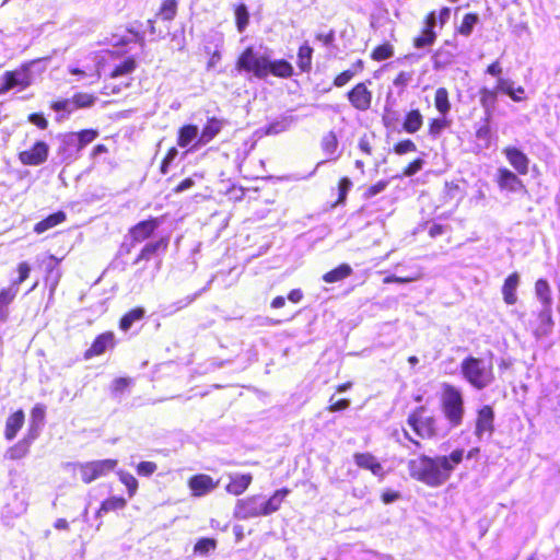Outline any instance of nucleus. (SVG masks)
Wrapping results in <instances>:
<instances>
[{
	"mask_svg": "<svg viewBox=\"0 0 560 560\" xmlns=\"http://www.w3.org/2000/svg\"><path fill=\"white\" fill-rule=\"evenodd\" d=\"M50 108L55 112H65L71 114L74 112L72 98H59L50 103Z\"/></svg>",
	"mask_w": 560,
	"mask_h": 560,
	"instance_id": "57",
	"label": "nucleus"
},
{
	"mask_svg": "<svg viewBox=\"0 0 560 560\" xmlns=\"http://www.w3.org/2000/svg\"><path fill=\"white\" fill-rule=\"evenodd\" d=\"M252 482L253 476L250 474L231 475L225 486V491L229 494L238 497L246 492Z\"/></svg>",
	"mask_w": 560,
	"mask_h": 560,
	"instance_id": "23",
	"label": "nucleus"
},
{
	"mask_svg": "<svg viewBox=\"0 0 560 560\" xmlns=\"http://www.w3.org/2000/svg\"><path fill=\"white\" fill-rule=\"evenodd\" d=\"M368 83L370 84L371 81L359 82L347 92L348 102L359 112H366L372 106L373 93L368 88Z\"/></svg>",
	"mask_w": 560,
	"mask_h": 560,
	"instance_id": "9",
	"label": "nucleus"
},
{
	"mask_svg": "<svg viewBox=\"0 0 560 560\" xmlns=\"http://www.w3.org/2000/svg\"><path fill=\"white\" fill-rule=\"evenodd\" d=\"M490 122H491V119H487V117L485 116L482 119V124L475 131L476 138L485 141L486 144H489V142L491 140Z\"/></svg>",
	"mask_w": 560,
	"mask_h": 560,
	"instance_id": "55",
	"label": "nucleus"
},
{
	"mask_svg": "<svg viewBox=\"0 0 560 560\" xmlns=\"http://www.w3.org/2000/svg\"><path fill=\"white\" fill-rule=\"evenodd\" d=\"M417 151V144L411 139H401L394 143L393 152L397 155H404L408 153H413Z\"/></svg>",
	"mask_w": 560,
	"mask_h": 560,
	"instance_id": "52",
	"label": "nucleus"
},
{
	"mask_svg": "<svg viewBox=\"0 0 560 560\" xmlns=\"http://www.w3.org/2000/svg\"><path fill=\"white\" fill-rule=\"evenodd\" d=\"M117 459H97L79 465L81 480L84 483H91L94 480L107 476L117 467Z\"/></svg>",
	"mask_w": 560,
	"mask_h": 560,
	"instance_id": "6",
	"label": "nucleus"
},
{
	"mask_svg": "<svg viewBox=\"0 0 560 560\" xmlns=\"http://www.w3.org/2000/svg\"><path fill=\"white\" fill-rule=\"evenodd\" d=\"M170 245L168 236H161L159 240L153 242H148L139 252L137 257L133 260V264H138L140 261H148L152 259L154 256L160 254H164Z\"/></svg>",
	"mask_w": 560,
	"mask_h": 560,
	"instance_id": "19",
	"label": "nucleus"
},
{
	"mask_svg": "<svg viewBox=\"0 0 560 560\" xmlns=\"http://www.w3.org/2000/svg\"><path fill=\"white\" fill-rule=\"evenodd\" d=\"M407 424L415 433L416 438L411 436L408 431H404V436L416 448H421V440H434L440 434L438 419L433 415H427L425 406H418L407 417Z\"/></svg>",
	"mask_w": 560,
	"mask_h": 560,
	"instance_id": "3",
	"label": "nucleus"
},
{
	"mask_svg": "<svg viewBox=\"0 0 560 560\" xmlns=\"http://www.w3.org/2000/svg\"><path fill=\"white\" fill-rule=\"evenodd\" d=\"M224 126L223 119L215 116L208 117L202 126L201 132L197 138L194 148L203 147L210 143L222 130Z\"/></svg>",
	"mask_w": 560,
	"mask_h": 560,
	"instance_id": "18",
	"label": "nucleus"
},
{
	"mask_svg": "<svg viewBox=\"0 0 560 560\" xmlns=\"http://www.w3.org/2000/svg\"><path fill=\"white\" fill-rule=\"evenodd\" d=\"M433 102H434V107H435L436 112L440 115L447 116V114L450 113V110L452 108V104L450 101V93L446 88L441 86L435 90Z\"/></svg>",
	"mask_w": 560,
	"mask_h": 560,
	"instance_id": "39",
	"label": "nucleus"
},
{
	"mask_svg": "<svg viewBox=\"0 0 560 560\" xmlns=\"http://www.w3.org/2000/svg\"><path fill=\"white\" fill-rule=\"evenodd\" d=\"M352 186V182L348 177H341L338 180V197L336 201L332 203V207H337L340 205H345L347 200V195Z\"/></svg>",
	"mask_w": 560,
	"mask_h": 560,
	"instance_id": "50",
	"label": "nucleus"
},
{
	"mask_svg": "<svg viewBox=\"0 0 560 560\" xmlns=\"http://www.w3.org/2000/svg\"><path fill=\"white\" fill-rule=\"evenodd\" d=\"M494 432V410L490 405H483L476 411L474 434L478 440L489 439Z\"/></svg>",
	"mask_w": 560,
	"mask_h": 560,
	"instance_id": "8",
	"label": "nucleus"
},
{
	"mask_svg": "<svg viewBox=\"0 0 560 560\" xmlns=\"http://www.w3.org/2000/svg\"><path fill=\"white\" fill-rule=\"evenodd\" d=\"M74 110L90 108L95 104L96 97L91 93L77 92L72 95Z\"/></svg>",
	"mask_w": 560,
	"mask_h": 560,
	"instance_id": "45",
	"label": "nucleus"
},
{
	"mask_svg": "<svg viewBox=\"0 0 560 560\" xmlns=\"http://www.w3.org/2000/svg\"><path fill=\"white\" fill-rule=\"evenodd\" d=\"M199 129L198 126L192 124H186L177 130V145L180 148H187L195 139L197 140Z\"/></svg>",
	"mask_w": 560,
	"mask_h": 560,
	"instance_id": "36",
	"label": "nucleus"
},
{
	"mask_svg": "<svg viewBox=\"0 0 560 560\" xmlns=\"http://www.w3.org/2000/svg\"><path fill=\"white\" fill-rule=\"evenodd\" d=\"M464 380L475 389L482 390L491 385L495 378L493 353L488 351L486 357H465L459 365Z\"/></svg>",
	"mask_w": 560,
	"mask_h": 560,
	"instance_id": "2",
	"label": "nucleus"
},
{
	"mask_svg": "<svg viewBox=\"0 0 560 560\" xmlns=\"http://www.w3.org/2000/svg\"><path fill=\"white\" fill-rule=\"evenodd\" d=\"M118 478L119 481L126 486L129 498H132L137 493L139 486L136 477L128 471L120 470L118 472Z\"/></svg>",
	"mask_w": 560,
	"mask_h": 560,
	"instance_id": "47",
	"label": "nucleus"
},
{
	"mask_svg": "<svg viewBox=\"0 0 560 560\" xmlns=\"http://www.w3.org/2000/svg\"><path fill=\"white\" fill-rule=\"evenodd\" d=\"M132 383V380L129 377H117L112 383V392L115 394H119L125 392Z\"/></svg>",
	"mask_w": 560,
	"mask_h": 560,
	"instance_id": "61",
	"label": "nucleus"
},
{
	"mask_svg": "<svg viewBox=\"0 0 560 560\" xmlns=\"http://www.w3.org/2000/svg\"><path fill=\"white\" fill-rule=\"evenodd\" d=\"M117 345V339L115 332L112 330H106L104 332L98 334L90 347L84 351L83 358L85 360H90L96 357L103 355L106 351L113 350Z\"/></svg>",
	"mask_w": 560,
	"mask_h": 560,
	"instance_id": "11",
	"label": "nucleus"
},
{
	"mask_svg": "<svg viewBox=\"0 0 560 560\" xmlns=\"http://www.w3.org/2000/svg\"><path fill=\"white\" fill-rule=\"evenodd\" d=\"M178 12V1L177 0H163L155 12V18L162 21L171 22L173 21Z\"/></svg>",
	"mask_w": 560,
	"mask_h": 560,
	"instance_id": "40",
	"label": "nucleus"
},
{
	"mask_svg": "<svg viewBox=\"0 0 560 560\" xmlns=\"http://www.w3.org/2000/svg\"><path fill=\"white\" fill-rule=\"evenodd\" d=\"M25 416L22 409L11 413L5 421L4 438L8 441L13 440L24 424Z\"/></svg>",
	"mask_w": 560,
	"mask_h": 560,
	"instance_id": "30",
	"label": "nucleus"
},
{
	"mask_svg": "<svg viewBox=\"0 0 560 560\" xmlns=\"http://www.w3.org/2000/svg\"><path fill=\"white\" fill-rule=\"evenodd\" d=\"M145 317V310L142 306H136L126 312L118 322L121 331H128L136 322H140Z\"/></svg>",
	"mask_w": 560,
	"mask_h": 560,
	"instance_id": "33",
	"label": "nucleus"
},
{
	"mask_svg": "<svg viewBox=\"0 0 560 560\" xmlns=\"http://www.w3.org/2000/svg\"><path fill=\"white\" fill-rule=\"evenodd\" d=\"M350 406V400L347 398L335 399V396L329 398V405L327 406V410L329 412H338L346 410Z\"/></svg>",
	"mask_w": 560,
	"mask_h": 560,
	"instance_id": "59",
	"label": "nucleus"
},
{
	"mask_svg": "<svg viewBox=\"0 0 560 560\" xmlns=\"http://www.w3.org/2000/svg\"><path fill=\"white\" fill-rule=\"evenodd\" d=\"M31 84L28 69L25 67L21 70L5 71L2 75V83L0 84V95L5 94L15 86L25 89Z\"/></svg>",
	"mask_w": 560,
	"mask_h": 560,
	"instance_id": "15",
	"label": "nucleus"
},
{
	"mask_svg": "<svg viewBox=\"0 0 560 560\" xmlns=\"http://www.w3.org/2000/svg\"><path fill=\"white\" fill-rule=\"evenodd\" d=\"M353 459L359 468L371 471V474L377 477L380 480L384 479L386 475L384 467L372 453L357 452L353 454Z\"/></svg>",
	"mask_w": 560,
	"mask_h": 560,
	"instance_id": "16",
	"label": "nucleus"
},
{
	"mask_svg": "<svg viewBox=\"0 0 560 560\" xmlns=\"http://www.w3.org/2000/svg\"><path fill=\"white\" fill-rule=\"evenodd\" d=\"M219 480H214L210 475L196 474L187 479V487L190 494L195 498L205 497L215 490Z\"/></svg>",
	"mask_w": 560,
	"mask_h": 560,
	"instance_id": "13",
	"label": "nucleus"
},
{
	"mask_svg": "<svg viewBox=\"0 0 560 560\" xmlns=\"http://www.w3.org/2000/svg\"><path fill=\"white\" fill-rule=\"evenodd\" d=\"M495 182L502 190L516 191L524 187L518 176L506 167L498 170Z\"/></svg>",
	"mask_w": 560,
	"mask_h": 560,
	"instance_id": "22",
	"label": "nucleus"
},
{
	"mask_svg": "<svg viewBox=\"0 0 560 560\" xmlns=\"http://www.w3.org/2000/svg\"><path fill=\"white\" fill-rule=\"evenodd\" d=\"M497 90L506 94L514 102H521L525 100V89L523 86H517L516 89H514L512 86V82H510L509 80L499 79L497 82Z\"/></svg>",
	"mask_w": 560,
	"mask_h": 560,
	"instance_id": "41",
	"label": "nucleus"
},
{
	"mask_svg": "<svg viewBox=\"0 0 560 560\" xmlns=\"http://www.w3.org/2000/svg\"><path fill=\"white\" fill-rule=\"evenodd\" d=\"M98 137L96 129H82L78 132H68L63 136V142L66 145H74L75 153H79L88 144L93 142Z\"/></svg>",
	"mask_w": 560,
	"mask_h": 560,
	"instance_id": "17",
	"label": "nucleus"
},
{
	"mask_svg": "<svg viewBox=\"0 0 560 560\" xmlns=\"http://www.w3.org/2000/svg\"><path fill=\"white\" fill-rule=\"evenodd\" d=\"M28 121L34 124L40 130H45L48 128V120L40 113H32L27 117Z\"/></svg>",
	"mask_w": 560,
	"mask_h": 560,
	"instance_id": "62",
	"label": "nucleus"
},
{
	"mask_svg": "<svg viewBox=\"0 0 560 560\" xmlns=\"http://www.w3.org/2000/svg\"><path fill=\"white\" fill-rule=\"evenodd\" d=\"M294 73L293 66L285 59L269 60L267 62L266 78L271 74L276 78L288 79Z\"/></svg>",
	"mask_w": 560,
	"mask_h": 560,
	"instance_id": "25",
	"label": "nucleus"
},
{
	"mask_svg": "<svg viewBox=\"0 0 560 560\" xmlns=\"http://www.w3.org/2000/svg\"><path fill=\"white\" fill-rule=\"evenodd\" d=\"M290 492L291 490L289 488L278 489L269 497L268 500L261 502L264 516L279 511Z\"/></svg>",
	"mask_w": 560,
	"mask_h": 560,
	"instance_id": "24",
	"label": "nucleus"
},
{
	"mask_svg": "<svg viewBox=\"0 0 560 560\" xmlns=\"http://www.w3.org/2000/svg\"><path fill=\"white\" fill-rule=\"evenodd\" d=\"M535 292L541 303L549 306L551 303V291L547 280L538 279L535 283Z\"/></svg>",
	"mask_w": 560,
	"mask_h": 560,
	"instance_id": "46",
	"label": "nucleus"
},
{
	"mask_svg": "<svg viewBox=\"0 0 560 560\" xmlns=\"http://www.w3.org/2000/svg\"><path fill=\"white\" fill-rule=\"evenodd\" d=\"M46 408L42 404H36L31 410V423H30V439L34 440L37 434L39 427L45 420Z\"/></svg>",
	"mask_w": 560,
	"mask_h": 560,
	"instance_id": "37",
	"label": "nucleus"
},
{
	"mask_svg": "<svg viewBox=\"0 0 560 560\" xmlns=\"http://www.w3.org/2000/svg\"><path fill=\"white\" fill-rule=\"evenodd\" d=\"M353 270L349 264H340L336 268L325 272L322 277L326 283L342 281L352 275Z\"/></svg>",
	"mask_w": 560,
	"mask_h": 560,
	"instance_id": "38",
	"label": "nucleus"
},
{
	"mask_svg": "<svg viewBox=\"0 0 560 560\" xmlns=\"http://www.w3.org/2000/svg\"><path fill=\"white\" fill-rule=\"evenodd\" d=\"M48 143L37 140L28 149L20 151L18 159L24 166H39L48 160Z\"/></svg>",
	"mask_w": 560,
	"mask_h": 560,
	"instance_id": "7",
	"label": "nucleus"
},
{
	"mask_svg": "<svg viewBox=\"0 0 560 560\" xmlns=\"http://www.w3.org/2000/svg\"><path fill=\"white\" fill-rule=\"evenodd\" d=\"M160 224L161 220L159 218L150 217L132 225L128 231L132 243L140 244L152 237Z\"/></svg>",
	"mask_w": 560,
	"mask_h": 560,
	"instance_id": "14",
	"label": "nucleus"
},
{
	"mask_svg": "<svg viewBox=\"0 0 560 560\" xmlns=\"http://www.w3.org/2000/svg\"><path fill=\"white\" fill-rule=\"evenodd\" d=\"M66 219H67V214L63 211L59 210L57 212H54V213L47 215L39 222H37L34 225L33 230L36 234H42V233L46 232L47 230L52 229V228L63 223L66 221Z\"/></svg>",
	"mask_w": 560,
	"mask_h": 560,
	"instance_id": "31",
	"label": "nucleus"
},
{
	"mask_svg": "<svg viewBox=\"0 0 560 560\" xmlns=\"http://www.w3.org/2000/svg\"><path fill=\"white\" fill-rule=\"evenodd\" d=\"M452 126V119L446 115H440L436 117L429 118L427 124V136L431 140H438L444 130Z\"/></svg>",
	"mask_w": 560,
	"mask_h": 560,
	"instance_id": "26",
	"label": "nucleus"
},
{
	"mask_svg": "<svg viewBox=\"0 0 560 560\" xmlns=\"http://www.w3.org/2000/svg\"><path fill=\"white\" fill-rule=\"evenodd\" d=\"M498 91L497 88L494 90L488 88H481L479 90V102L487 119H492L493 110L498 102Z\"/></svg>",
	"mask_w": 560,
	"mask_h": 560,
	"instance_id": "28",
	"label": "nucleus"
},
{
	"mask_svg": "<svg viewBox=\"0 0 560 560\" xmlns=\"http://www.w3.org/2000/svg\"><path fill=\"white\" fill-rule=\"evenodd\" d=\"M32 440L30 436L18 442L9 448V456L11 459H20L28 453V447Z\"/></svg>",
	"mask_w": 560,
	"mask_h": 560,
	"instance_id": "49",
	"label": "nucleus"
},
{
	"mask_svg": "<svg viewBox=\"0 0 560 560\" xmlns=\"http://www.w3.org/2000/svg\"><path fill=\"white\" fill-rule=\"evenodd\" d=\"M234 516L240 520L264 516L260 497L254 494L237 500Z\"/></svg>",
	"mask_w": 560,
	"mask_h": 560,
	"instance_id": "12",
	"label": "nucleus"
},
{
	"mask_svg": "<svg viewBox=\"0 0 560 560\" xmlns=\"http://www.w3.org/2000/svg\"><path fill=\"white\" fill-rule=\"evenodd\" d=\"M479 18L476 13H466L459 24L457 32L460 35L469 36L474 30L475 24L478 22Z\"/></svg>",
	"mask_w": 560,
	"mask_h": 560,
	"instance_id": "48",
	"label": "nucleus"
},
{
	"mask_svg": "<svg viewBox=\"0 0 560 560\" xmlns=\"http://www.w3.org/2000/svg\"><path fill=\"white\" fill-rule=\"evenodd\" d=\"M389 182L387 179H382V180H378L376 182L375 184L369 186L362 194V198L364 200H370L372 199L373 197H375L376 195L381 194L382 191H384L387 186H388Z\"/></svg>",
	"mask_w": 560,
	"mask_h": 560,
	"instance_id": "53",
	"label": "nucleus"
},
{
	"mask_svg": "<svg viewBox=\"0 0 560 560\" xmlns=\"http://www.w3.org/2000/svg\"><path fill=\"white\" fill-rule=\"evenodd\" d=\"M127 506V500L120 495H112L101 502L96 516L100 517L109 512L120 511Z\"/></svg>",
	"mask_w": 560,
	"mask_h": 560,
	"instance_id": "34",
	"label": "nucleus"
},
{
	"mask_svg": "<svg viewBox=\"0 0 560 560\" xmlns=\"http://www.w3.org/2000/svg\"><path fill=\"white\" fill-rule=\"evenodd\" d=\"M156 469H158V465L154 462H149V460L140 462L136 467L137 474L139 476H144V477H149V476L153 475L156 471Z\"/></svg>",
	"mask_w": 560,
	"mask_h": 560,
	"instance_id": "60",
	"label": "nucleus"
},
{
	"mask_svg": "<svg viewBox=\"0 0 560 560\" xmlns=\"http://www.w3.org/2000/svg\"><path fill=\"white\" fill-rule=\"evenodd\" d=\"M364 69L365 62L362 59H357L349 69L335 75L332 80L334 86L342 88L347 85L357 74L363 72Z\"/></svg>",
	"mask_w": 560,
	"mask_h": 560,
	"instance_id": "27",
	"label": "nucleus"
},
{
	"mask_svg": "<svg viewBox=\"0 0 560 560\" xmlns=\"http://www.w3.org/2000/svg\"><path fill=\"white\" fill-rule=\"evenodd\" d=\"M315 38H316V40L320 42L323 45L329 47V46H332V44L335 42L336 33L334 30H329L326 33H316Z\"/></svg>",
	"mask_w": 560,
	"mask_h": 560,
	"instance_id": "64",
	"label": "nucleus"
},
{
	"mask_svg": "<svg viewBox=\"0 0 560 560\" xmlns=\"http://www.w3.org/2000/svg\"><path fill=\"white\" fill-rule=\"evenodd\" d=\"M217 548V540L213 538H200L194 546V552L196 555H207Z\"/></svg>",
	"mask_w": 560,
	"mask_h": 560,
	"instance_id": "51",
	"label": "nucleus"
},
{
	"mask_svg": "<svg viewBox=\"0 0 560 560\" xmlns=\"http://www.w3.org/2000/svg\"><path fill=\"white\" fill-rule=\"evenodd\" d=\"M177 154L178 151L175 147H171L167 149L166 154L164 155L160 164V173L162 175H166L168 173L170 167L174 160L176 159Z\"/></svg>",
	"mask_w": 560,
	"mask_h": 560,
	"instance_id": "54",
	"label": "nucleus"
},
{
	"mask_svg": "<svg viewBox=\"0 0 560 560\" xmlns=\"http://www.w3.org/2000/svg\"><path fill=\"white\" fill-rule=\"evenodd\" d=\"M31 272V267L26 261H22L18 265V273L19 277L11 281L9 287H14L19 290V285L23 283L28 277Z\"/></svg>",
	"mask_w": 560,
	"mask_h": 560,
	"instance_id": "56",
	"label": "nucleus"
},
{
	"mask_svg": "<svg viewBox=\"0 0 560 560\" xmlns=\"http://www.w3.org/2000/svg\"><path fill=\"white\" fill-rule=\"evenodd\" d=\"M137 68V60L135 57L129 56L125 58L120 63L116 65L110 71V78H118L121 75H127L133 72Z\"/></svg>",
	"mask_w": 560,
	"mask_h": 560,
	"instance_id": "42",
	"label": "nucleus"
},
{
	"mask_svg": "<svg viewBox=\"0 0 560 560\" xmlns=\"http://www.w3.org/2000/svg\"><path fill=\"white\" fill-rule=\"evenodd\" d=\"M424 124V116L420 108H410L405 112L401 129L409 135L418 132Z\"/></svg>",
	"mask_w": 560,
	"mask_h": 560,
	"instance_id": "21",
	"label": "nucleus"
},
{
	"mask_svg": "<svg viewBox=\"0 0 560 560\" xmlns=\"http://www.w3.org/2000/svg\"><path fill=\"white\" fill-rule=\"evenodd\" d=\"M235 24L240 33L244 32L249 23V13L244 3L234 7Z\"/></svg>",
	"mask_w": 560,
	"mask_h": 560,
	"instance_id": "44",
	"label": "nucleus"
},
{
	"mask_svg": "<svg viewBox=\"0 0 560 560\" xmlns=\"http://www.w3.org/2000/svg\"><path fill=\"white\" fill-rule=\"evenodd\" d=\"M268 57L257 55L253 47H246L236 60V69L252 73L258 79L266 78Z\"/></svg>",
	"mask_w": 560,
	"mask_h": 560,
	"instance_id": "5",
	"label": "nucleus"
},
{
	"mask_svg": "<svg viewBox=\"0 0 560 560\" xmlns=\"http://www.w3.org/2000/svg\"><path fill=\"white\" fill-rule=\"evenodd\" d=\"M441 410L452 428L463 423L465 416L464 397L459 388L450 383L442 384Z\"/></svg>",
	"mask_w": 560,
	"mask_h": 560,
	"instance_id": "4",
	"label": "nucleus"
},
{
	"mask_svg": "<svg viewBox=\"0 0 560 560\" xmlns=\"http://www.w3.org/2000/svg\"><path fill=\"white\" fill-rule=\"evenodd\" d=\"M518 283H520V276L516 271L509 275L506 277V279L504 280V283L502 285V295H503V301L508 305H514L517 302L516 290H517Z\"/></svg>",
	"mask_w": 560,
	"mask_h": 560,
	"instance_id": "29",
	"label": "nucleus"
},
{
	"mask_svg": "<svg viewBox=\"0 0 560 560\" xmlns=\"http://www.w3.org/2000/svg\"><path fill=\"white\" fill-rule=\"evenodd\" d=\"M422 165H423V160L418 158L405 166L402 174L408 177L412 176L422 168Z\"/></svg>",
	"mask_w": 560,
	"mask_h": 560,
	"instance_id": "63",
	"label": "nucleus"
},
{
	"mask_svg": "<svg viewBox=\"0 0 560 560\" xmlns=\"http://www.w3.org/2000/svg\"><path fill=\"white\" fill-rule=\"evenodd\" d=\"M394 52V46L389 42H384L373 48L370 57L372 60L380 62L392 58Z\"/></svg>",
	"mask_w": 560,
	"mask_h": 560,
	"instance_id": "43",
	"label": "nucleus"
},
{
	"mask_svg": "<svg viewBox=\"0 0 560 560\" xmlns=\"http://www.w3.org/2000/svg\"><path fill=\"white\" fill-rule=\"evenodd\" d=\"M464 450L456 448L446 455L429 456L421 454L409 459L408 474L411 479L430 488H439L451 477L454 468L462 463Z\"/></svg>",
	"mask_w": 560,
	"mask_h": 560,
	"instance_id": "1",
	"label": "nucleus"
},
{
	"mask_svg": "<svg viewBox=\"0 0 560 560\" xmlns=\"http://www.w3.org/2000/svg\"><path fill=\"white\" fill-rule=\"evenodd\" d=\"M436 25V13L430 11L423 19V26L420 33L413 37L412 46L416 49H424L434 45L438 34L434 31Z\"/></svg>",
	"mask_w": 560,
	"mask_h": 560,
	"instance_id": "10",
	"label": "nucleus"
},
{
	"mask_svg": "<svg viewBox=\"0 0 560 560\" xmlns=\"http://www.w3.org/2000/svg\"><path fill=\"white\" fill-rule=\"evenodd\" d=\"M313 51V48L307 43L299 47L296 65L301 73H308L312 70Z\"/></svg>",
	"mask_w": 560,
	"mask_h": 560,
	"instance_id": "35",
	"label": "nucleus"
},
{
	"mask_svg": "<svg viewBox=\"0 0 560 560\" xmlns=\"http://www.w3.org/2000/svg\"><path fill=\"white\" fill-rule=\"evenodd\" d=\"M503 153L510 165L520 174L526 175L529 168V159L515 147H505Z\"/></svg>",
	"mask_w": 560,
	"mask_h": 560,
	"instance_id": "20",
	"label": "nucleus"
},
{
	"mask_svg": "<svg viewBox=\"0 0 560 560\" xmlns=\"http://www.w3.org/2000/svg\"><path fill=\"white\" fill-rule=\"evenodd\" d=\"M412 80L411 71H400L396 74L393 80V84L400 90V92H405L406 88Z\"/></svg>",
	"mask_w": 560,
	"mask_h": 560,
	"instance_id": "58",
	"label": "nucleus"
},
{
	"mask_svg": "<svg viewBox=\"0 0 560 560\" xmlns=\"http://www.w3.org/2000/svg\"><path fill=\"white\" fill-rule=\"evenodd\" d=\"M18 295V289L7 287L0 290V322H7L9 318V307Z\"/></svg>",
	"mask_w": 560,
	"mask_h": 560,
	"instance_id": "32",
	"label": "nucleus"
}]
</instances>
